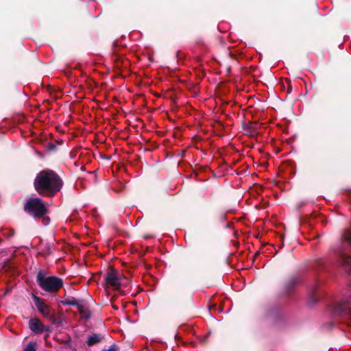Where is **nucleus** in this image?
<instances>
[{
  "instance_id": "obj_2",
  "label": "nucleus",
  "mask_w": 351,
  "mask_h": 351,
  "mask_svg": "<svg viewBox=\"0 0 351 351\" xmlns=\"http://www.w3.org/2000/svg\"><path fill=\"white\" fill-rule=\"evenodd\" d=\"M36 280L43 290L51 293L57 292L63 285L61 278L56 276H45L41 272L38 274Z\"/></svg>"
},
{
  "instance_id": "obj_5",
  "label": "nucleus",
  "mask_w": 351,
  "mask_h": 351,
  "mask_svg": "<svg viewBox=\"0 0 351 351\" xmlns=\"http://www.w3.org/2000/svg\"><path fill=\"white\" fill-rule=\"evenodd\" d=\"M105 281L108 286L114 289H119L121 286H125L128 280L114 270L108 271L105 277Z\"/></svg>"
},
{
  "instance_id": "obj_6",
  "label": "nucleus",
  "mask_w": 351,
  "mask_h": 351,
  "mask_svg": "<svg viewBox=\"0 0 351 351\" xmlns=\"http://www.w3.org/2000/svg\"><path fill=\"white\" fill-rule=\"evenodd\" d=\"M35 305L36 306L38 311L41 313L46 317H51L49 312V307L45 302H42L40 298L36 295L33 297Z\"/></svg>"
},
{
  "instance_id": "obj_3",
  "label": "nucleus",
  "mask_w": 351,
  "mask_h": 351,
  "mask_svg": "<svg viewBox=\"0 0 351 351\" xmlns=\"http://www.w3.org/2000/svg\"><path fill=\"white\" fill-rule=\"evenodd\" d=\"M25 211L34 218L43 217L48 210L44 202L40 198H30L24 206Z\"/></svg>"
},
{
  "instance_id": "obj_8",
  "label": "nucleus",
  "mask_w": 351,
  "mask_h": 351,
  "mask_svg": "<svg viewBox=\"0 0 351 351\" xmlns=\"http://www.w3.org/2000/svg\"><path fill=\"white\" fill-rule=\"evenodd\" d=\"M101 337L99 335L93 334L90 335L88 339V344L92 346L101 341Z\"/></svg>"
},
{
  "instance_id": "obj_10",
  "label": "nucleus",
  "mask_w": 351,
  "mask_h": 351,
  "mask_svg": "<svg viewBox=\"0 0 351 351\" xmlns=\"http://www.w3.org/2000/svg\"><path fill=\"white\" fill-rule=\"evenodd\" d=\"M39 218L43 219V223L45 226H47L50 222V219L48 217H45V215L43 217H40Z\"/></svg>"
},
{
  "instance_id": "obj_7",
  "label": "nucleus",
  "mask_w": 351,
  "mask_h": 351,
  "mask_svg": "<svg viewBox=\"0 0 351 351\" xmlns=\"http://www.w3.org/2000/svg\"><path fill=\"white\" fill-rule=\"evenodd\" d=\"M29 328L32 331L36 332L37 333H41L45 330L47 331L50 330L49 327L45 328L43 324L40 322L39 319H38L36 318L32 319L29 321Z\"/></svg>"
},
{
  "instance_id": "obj_9",
  "label": "nucleus",
  "mask_w": 351,
  "mask_h": 351,
  "mask_svg": "<svg viewBox=\"0 0 351 351\" xmlns=\"http://www.w3.org/2000/svg\"><path fill=\"white\" fill-rule=\"evenodd\" d=\"M24 351H36L35 343H29L27 345Z\"/></svg>"
},
{
  "instance_id": "obj_1",
  "label": "nucleus",
  "mask_w": 351,
  "mask_h": 351,
  "mask_svg": "<svg viewBox=\"0 0 351 351\" xmlns=\"http://www.w3.org/2000/svg\"><path fill=\"white\" fill-rule=\"evenodd\" d=\"M62 180L53 171L46 170L40 172L34 181V186L39 194L52 195L59 191L62 187Z\"/></svg>"
},
{
  "instance_id": "obj_4",
  "label": "nucleus",
  "mask_w": 351,
  "mask_h": 351,
  "mask_svg": "<svg viewBox=\"0 0 351 351\" xmlns=\"http://www.w3.org/2000/svg\"><path fill=\"white\" fill-rule=\"evenodd\" d=\"M343 241L339 250V254L341 259V264L345 270L351 269V257L346 254V250H351V230L345 232L343 235Z\"/></svg>"
}]
</instances>
